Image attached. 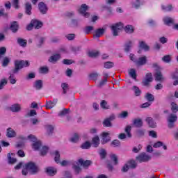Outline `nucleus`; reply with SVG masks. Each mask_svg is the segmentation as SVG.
<instances>
[{"mask_svg": "<svg viewBox=\"0 0 178 178\" xmlns=\"http://www.w3.org/2000/svg\"><path fill=\"white\" fill-rule=\"evenodd\" d=\"M92 145L97 148L98 147V145H99V136H96L92 139Z\"/></svg>", "mask_w": 178, "mask_h": 178, "instance_id": "obj_27", "label": "nucleus"}, {"mask_svg": "<svg viewBox=\"0 0 178 178\" xmlns=\"http://www.w3.org/2000/svg\"><path fill=\"white\" fill-rule=\"evenodd\" d=\"M154 77L156 81L162 82L165 80V78L163 77V75H162V72H161V71H156L154 74Z\"/></svg>", "mask_w": 178, "mask_h": 178, "instance_id": "obj_21", "label": "nucleus"}, {"mask_svg": "<svg viewBox=\"0 0 178 178\" xmlns=\"http://www.w3.org/2000/svg\"><path fill=\"white\" fill-rule=\"evenodd\" d=\"M100 106L102 109H109V105H108V102L102 100L100 103Z\"/></svg>", "mask_w": 178, "mask_h": 178, "instance_id": "obj_44", "label": "nucleus"}, {"mask_svg": "<svg viewBox=\"0 0 178 178\" xmlns=\"http://www.w3.org/2000/svg\"><path fill=\"white\" fill-rule=\"evenodd\" d=\"M141 5L140 0H136L135 2L132 3L133 8H135V9H138Z\"/></svg>", "mask_w": 178, "mask_h": 178, "instance_id": "obj_59", "label": "nucleus"}, {"mask_svg": "<svg viewBox=\"0 0 178 178\" xmlns=\"http://www.w3.org/2000/svg\"><path fill=\"white\" fill-rule=\"evenodd\" d=\"M54 161L56 163H60V153L58 150L54 152Z\"/></svg>", "mask_w": 178, "mask_h": 178, "instance_id": "obj_33", "label": "nucleus"}, {"mask_svg": "<svg viewBox=\"0 0 178 178\" xmlns=\"http://www.w3.org/2000/svg\"><path fill=\"white\" fill-rule=\"evenodd\" d=\"M161 9L162 10H163V12H170L171 10H172L173 7L172 6V5H168V6H161Z\"/></svg>", "mask_w": 178, "mask_h": 178, "instance_id": "obj_40", "label": "nucleus"}, {"mask_svg": "<svg viewBox=\"0 0 178 178\" xmlns=\"http://www.w3.org/2000/svg\"><path fill=\"white\" fill-rule=\"evenodd\" d=\"M6 136L8 138H13V137H16V131H15L12 128H8Z\"/></svg>", "mask_w": 178, "mask_h": 178, "instance_id": "obj_25", "label": "nucleus"}, {"mask_svg": "<svg viewBox=\"0 0 178 178\" xmlns=\"http://www.w3.org/2000/svg\"><path fill=\"white\" fill-rule=\"evenodd\" d=\"M65 38L69 41H73V40H74V38H76V35L74 33H70V34L66 35Z\"/></svg>", "mask_w": 178, "mask_h": 178, "instance_id": "obj_57", "label": "nucleus"}, {"mask_svg": "<svg viewBox=\"0 0 178 178\" xmlns=\"http://www.w3.org/2000/svg\"><path fill=\"white\" fill-rule=\"evenodd\" d=\"M17 42L20 47H22V48H26V47H27V40L18 38L17 39Z\"/></svg>", "mask_w": 178, "mask_h": 178, "instance_id": "obj_24", "label": "nucleus"}, {"mask_svg": "<svg viewBox=\"0 0 178 178\" xmlns=\"http://www.w3.org/2000/svg\"><path fill=\"white\" fill-rule=\"evenodd\" d=\"M38 8L42 15H47V12H48V7L47 6L46 3L44 2H40L38 4Z\"/></svg>", "mask_w": 178, "mask_h": 178, "instance_id": "obj_9", "label": "nucleus"}, {"mask_svg": "<svg viewBox=\"0 0 178 178\" xmlns=\"http://www.w3.org/2000/svg\"><path fill=\"white\" fill-rule=\"evenodd\" d=\"M56 104H58V99H54L53 101H49L46 103V108L47 109H52Z\"/></svg>", "mask_w": 178, "mask_h": 178, "instance_id": "obj_19", "label": "nucleus"}, {"mask_svg": "<svg viewBox=\"0 0 178 178\" xmlns=\"http://www.w3.org/2000/svg\"><path fill=\"white\" fill-rule=\"evenodd\" d=\"M31 3H26L25 4V13H26V15H29L30 16V15H31Z\"/></svg>", "mask_w": 178, "mask_h": 178, "instance_id": "obj_32", "label": "nucleus"}, {"mask_svg": "<svg viewBox=\"0 0 178 178\" xmlns=\"http://www.w3.org/2000/svg\"><path fill=\"white\" fill-rule=\"evenodd\" d=\"M79 26V21L77 19H72L70 23L71 27H77Z\"/></svg>", "mask_w": 178, "mask_h": 178, "instance_id": "obj_63", "label": "nucleus"}, {"mask_svg": "<svg viewBox=\"0 0 178 178\" xmlns=\"http://www.w3.org/2000/svg\"><path fill=\"white\" fill-rule=\"evenodd\" d=\"M61 56L60 54H54L53 56H51L49 58V62L50 63H56V62H58V60H59L60 59Z\"/></svg>", "mask_w": 178, "mask_h": 178, "instance_id": "obj_12", "label": "nucleus"}, {"mask_svg": "<svg viewBox=\"0 0 178 178\" xmlns=\"http://www.w3.org/2000/svg\"><path fill=\"white\" fill-rule=\"evenodd\" d=\"M145 98L148 102H154V101H155V97L151 93H146Z\"/></svg>", "mask_w": 178, "mask_h": 178, "instance_id": "obj_34", "label": "nucleus"}, {"mask_svg": "<svg viewBox=\"0 0 178 178\" xmlns=\"http://www.w3.org/2000/svg\"><path fill=\"white\" fill-rule=\"evenodd\" d=\"M79 163L83 168H88V166L91 165V161L88 160L83 161V159H79L78 162H74L72 168L74 169V172H76V175H79L80 172H81V168H80Z\"/></svg>", "mask_w": 178, "mask_h": 178, "instance_id": "obj_3", "label": "nucleus"}, {"mask_svg": "<svg viewBox=\"0 0 178 178\" xmlns=\"http://www.w3.org/2000/svg\"><path fill=\"white\" fill-rule=\"evenodd\" d=\"M145 134V129H138L136 131L137 137H143Z\"/></svg>", "mask_w": 178, "mask_h": 178, "instance_id": "obj_51", "label": "nucleus"}, {"mask_svg": "<svg viewBox=\"0 0 178 178\" xmlns=\"http://www.w3.org/2000/svg\"><path fill=\"white\" fill-rule=\"evenodd\" d=\"M28 139L33 142V149L35 151H38L42 145L41 141H37V138L34 135L28 136Z\"/></svg>", "mask_w": 178, "mask_h": 178, "instance_id": "obj_5", "label": "nucleus"}, {"mask_svg": "<svg viewBox=\"0 0 178 178\" xmlns=\"http://www.w3.org/2000/svg\"><path fill=\"white\" fill-rule=\"evenodd\" d=\"M154 148H159V147H163V149H168V147L163 145V142L158 141L153 145Z\"/></svg>", "mask_w": 178, "mask_h": 178, "instance_id": "obj_35", "label": "nucleus"}, {"mask_svg": "<svg viewBox=\"0 0 178 178\" xmlns=\"http://www.w3.org/2000/svg\"><path fill=\"white\" fill-rule=\"evenodd\" d=\"M99 154L102 158V159H105L106 156V150L105 149H101L99 152Z\"/></svg>", "mask_w": 178, "mask_h": 178, "instance_id": "obj_54", "label": "nucleus"}, {"mask_svg": "<svg viewBox=\"0 0 178 178\" xmlns=\"http://www.w3.org/2000/svg\"><path fill=\"white\" fill-rule=\"evenodd\" d=\"M81 50V47H80V46L72 47H71V51L72 52H74V54H76V52H79Z\"/></svg>", "mask_w": 178, "mask_h": 178, "instance_id": "obj_61", "label": "nucleus"}, {"mask_svg": "<svg viewBox=\"0 0 178 178\" xmlns=\"http://www.w3.org/2000/svg\"><path fill=\"white\" fill-rule=\"evenodd\" d=\"M171 111L172 112H173V113H177L178 106L176 104V103L175 102L171 103Z\"/></svg>", "mask_w": 178, "mask_h": 178, "instance_id": "obj_45", "label": "nucleus"}, {"mask_svg": "<svg viewBox=\"0 0 178 178\" xmlns=\"http://www.w3.org/2000/svg\"><path fill=\"white\" fill-rule=\"evenodd\" d=\"M56 170L54 167H48L46 169V173L49 175V176H55L56 175Z\"/></svg>", "mask_w": 178, "mask_h": 178, "instance_id": "obj_23", "label": "nucleus"}, {"mask_svg": "<svg viewBox=\"0 0 178 178\" xmlns=\"http://www.w3.org/2000/svg\"><path fill=\"white\" fill-rule=\"evenodd\" d=\"M140 48H141L142 49H144L145 51H148V49H149V47H148V45H147V44H145V42H140V44H139Z\"/></svg>", "mask_w": 178, "mask_h": 178, "instance_id": "obj_48", "label": "nucleus"}, {"mask_svg": "<svg viewBox=\"0 0 178 178\" xmlns=\"http://www.w3.org/2000/svg\"><path fill=\"white\" fill-rule=\"evenodd\" d=\"M134 124L136 127H143V120L141 119H135L134 120Z\"/></svg>", "mask_w": 178, "mask_h": 178, "instance_id": "obj_37", "label": "nucleus"}, {"mask_svg": "<svg viewBox=\"0 0 178 178\" xmlns=\"http://www.w3.org/2000/svg\"><path fill=\"white\" fill-rule=\"evenodd\" d=\"M22 175L27 176V173L30 172L31 175H35L38 173V167L35 165V163L29 162L23 165Z\"/></svg>", "mask_w": 178, "mask_h": 178, "instance_id": "obj_2", "label": "nucleus"}, {"mask_svg": "<svg viewBox=\"0 0 178 178\" xmlns=\"http://www.w3.org/2000/svg\"><path fill=\"white\" fill-rule=\"evenodd\" d=\"M163 22L166 26H169V24H173L175 23V19L172 17H165L163 19Z\"/></svg>", "mask_w": 178, "mask_h": 178, "instance_id": "obj_28", "label": "nucleus"}, {"mask_svg": "<svg viewBox=\"0 0 178 178\" xmlns=\"http://www.w3.org/2000/svg\"><path fill=\"white\" fill-rule=\"evenodd\" d=\"M10 111L14 113H19L22 111V105L19 104H14L10 107Z\"/></svg>", "mask_w": 178, "mask_h": 178, "instance_id": "obj_10", "label": "nucleus"}, {"mask_svg": "<svg viewBox=\"0 0 178 178\" xmlns=\"http://www.w3.org/2000/svg\"><path fill=\"white\" fill-rule=\"evenodd\" d=\"M43 86L44 83L42 80H37L33 83V88H35L37 90H42Z\"/></svg>", "mask_w": 178, "mask_h": 178, "instance_id": "obj_15", "label": "nucleus"}, {"mask_svg": "<svg viewBox=\"0 0 178 178\" xmlns=\"http://www.w3.org/2000/svg\"><path fill=\"white\" fill-rule=\"evenodd\" d=\"M129 74L130 77H131L134 80H136V79H137V74L136 73V70L131 69L129 72Z\"/></svg>", "mask_w": 178, "mask_h": 178, "instance_id": "obj_47", "label": "nucleus"}, {"mask_svg": "<svg viewBox=\"0 0 178 178\" xmlns=\"http://www.w3.org/2000/svg\"><path fill=\"white\" fill-rule=\"evenodd\" d=\"M45 129L47 130V134L51 136L54 133V126L52 125H46Z\"/></svg>", "mask_w": 178, "mask_h": 178, "instance_id": "obj_41", "label": "nucleus"}, {"mask_svg": "<svg viewBox=\"0 0 178 178\" xmlns=\"http://www.w3.org/2000/svg\"><path fill=\"white\" fill-rule=\"evenodd\" d=\"M90 147L91 143L89 141H86L81 145V148H82V149H88Z\"/></svg>", "mask_w": 178, "mask_h": 178, "instance_id": "obj_43", "label": "nucleus"}, {"mask_svg": "<svg viewBox=\"0 0 178 178\" xmlns=\"http://www.w3.org/2000/svg\"><path fill=\"white\" fill-rule=\"evenodd\" d=\"M111 122V121L108 120V118L105 119L103 122V126H104V127H112V122Z\"/></svg>", "mask_w": 178, "mask_h": 178, "instance_id": "obj_50", "label": "nucleus"}, {"mask_svg": "<svg viewBox=\"0 0 178 178\" xmlns=\"http://www.w3.org/2000/svg\"><path fill=\"white\" fill-rule=\"evenodd\" d=\"M114 63L113 62H111V61H108L104 63V67L105 69H112V67H113L114 66Z\"/></svg>", "mask_w": 178, "mask_h": 178, "instance_id": "obj_49", "label": "nucleus"}, {"mask_svg": "<svg viewBox=\"0 0 178 178\" xmlns=\"http://www.w3.org/2000/svg\"><path fill=\"white\" fill-rule=\"evenodd\" d=\"M9 62H10V59H9V58H8V57H5L2 62L3 67H6V66H8V65H9Z\"/></svg>", "mask_w": 178, "mask_h": 178, "instance_id": "obj_52", "label": "nucleus"}, {"mask_svg": "<svg viewBox=\"0 0 178 178\" xmlns=\"http://www.w3.org/2000/svg\"><path fill=\"white\" fill-rule=\"evenodd\" d=\"M124 29L127 34H133L134 33V27L131 25H127Z\"/></svg>", "mask_w": 178, "mask_h": 178, "instance_id": "obj_31", "label": "nucleus"}, {"mask_svg": "<svg viewBox=\"0 0 178 178\" xmlns=\"http://www.w3.org/2000/svg\"><path fill=\"white\" fill-rule=\"evenodd\" d=\"M124 27V24L122 22H118L113 24L110 26L111 29L112 34L114 37H118L119 35V30H122Z\"/></svg>", "mask_w": 178, "mask_h": 178, "instance_id": "obj_4", "label": "nucleus"}, {"mask_svg": "<svg viewBox=\"0 0 178 178\" xmlns=\"http://www.w3.org/2000/svg\"><path fill=\"white\" fill-rule=\"evenodd\" d=\"M29 66H30V63L27 60H15V68L9 72L10 76L8 77V80L10 84H16L17 81L15 74H17L20 69H23V67H29Z\"/></svg>", "mask_w": 178, "mask_h": 178, "instance_id": "obj_1", "label": "nucleus"}, {"mask_svg": "<svg viewBox=\"0 0 178 178\" xmlns=\"http://www.w3.org/2000/svg\"><path fill=\"white\" fill-rule=\"evenodd\" d=\"M147 63V57L143 56L140 57L138 60H136V63L135 65L137 66H144Z\"/></svg>", "mask_w": 178, "mask_h": 178, "instance_id": "obj_16", "label": "nucleus"}, {"mask_svg": "<svg viewBox=\"0 0 178 178\" xmlns=\"http://www.w3.org/2000/svg\"><path fill=\"white\" fill-rule=\"evenodd\" d=\"M88 55L90 58H97L99 55V51H92L88 53Z\"/></svg>", "mask_w": 178, "mask_h": 178, "instance_id": "obj_53", "label": "nucleus"}, {"mask_svg": "<svg viewBox=\"0 0 178 178\" xmlns=\"http://www.w3.org/2000/svg\"><path fill=\"white\" fill-rule=\"evenodd\" d=\"M136 159L140 163L143 162H148V161H150L151 159V156L147 154V153H141L136 157Z\"/></svg>", "mask_w": 178, "mask_h": 178, "instance_id": "obj_8", "label": "nucleus"}, {"mask_svg": "<svg viewBox=\"0 0 178 178\" xmlns=\"http://www.w3.org/2000/svg\"><path fill=\"white\" fill-rule=\"evenodd\" d=\"M131 131V127L130 126H127L125 128V132L127 134V137H129V138H131V134L130 133Z\"/></svg>", "mask_w": 178, "mask_h": 178, "instance_id": "obj_60", "label": "nucleus"}, {"mask_svg": "<svg viewBox=\"0 0 178 178\" xmlns=\"http://www.w3.org/2000/svg\"><path fill=\"white\" fill-rule=\"evenodd\" d=\"M171 79L175 80L173 82V86H178V70L176 69L174 72L171 73Z\"/></svg>", "mask_w": 178, "mask_h": 178, "instance_id": "obj_14", "label": "nucleus"}, {"mask_svg": "<svg viewBox=\"0 0 178 178\" xmlns=\"http://www.w3.org/2000/svg\"><path fill=\"white\" fill-rule=\"evenodd\" d=\"M31 22L33 24V27H35L36 30H39V29H41V27H42L43 24L40 21H38L37 19H32Z\"/></svg>", "mask_w": 178, "mask_h": 178, "instance_id": "obj_22", "label": "nucleus"}, {"mask_svg": "<svg viewBox=\"0 0 178 178\" xmlns=\"http://www.w3.org/2000/svg\"><path fill=\"white\" fill-rule=\"evenodd\" d=\"M128 164V166H129V168L131 169H136L137 168V163H136V161L131 160L127 163Z\"/></svg>", "mask_w": 178, "mask_h": 178, "instance_id": "obj_36", "label": "nucleus"}, {"mask_svg": "<svg viewBox=\"0 0 178 178\" xmlns=\"http://www.w3.org/2000/svg\"><path fill=\"white\" fill-rule=\"evenodd\" d=\"M10 29L13 33H17V30H19V24H17V22L14 21L11 23V25L10 26Z\"/></svg>", "mask_w": 178, "mask_h": 178, "instance_id": "obj_26", "label": "nucleus"}, {"mask_svg": "<svg viewBox=\"0 0 178 178\" xmlns=\"http://www.w3.org/2000/svg\"><path fill=\"white\" fill-rule=\"evenodd\" d=\"M146 122L149 125V127H152V129H155L156 127V122L154 121V119L151 117H147L146 118Z\"/></svg>", "mask_w": 178, "mask_h": 178, "instance_id": "obj_18", "label": "nucleus"}, {"mask_svg": "<svg viewBox=\"0 0 178 178\" xmlns=\"http://www.w3.org/2000/svg\"><path fill=\"white\" fill-rule=\"evenodd\" d=\"M134 44V42L132 40H128L127 42H126V43L124 44V50L125 51V52H129L130 49L133 48Z\"/></svg>", "mask_w": 178, "mask_h": 178, "instance_id": "obj_17", "label": "nucleus"}, {"mask_svg": "<svg viewBox=\"0 0 178 178\" xmlns=\"http://www.w3.org/2000/svg\"><path fill=\"white\" fill-rule=\"evenodd\" d=\"M70 109L69 108H64L63 111H60L58 113V116H65L69 113Z\"/></svg>", "mask_w": 178, "mask_h": 178, "instance_id": "obj_55", "label": "nucleus"}, {"mask_svg": "<svg viewBox=\"0 0 178 178\" xmlns=\"http://www.w3.org/2000/svg\"><path fill=\"white\" fill-rule=\"evenodd\" d=\"M7 159H8V162L10 165H13V163H16L17 162V159L15 158V154L13 153H8L7 154Z\"/></svg>", "mask_w": 178, "mask_h": 178, "instance_id": "obj_11", "label": "nucleus"}, {"mask_svg": "<svg viewBox=\"0 0 178 178\" xmlns=\"http://www.w3.org/2000/svg\"><path fill=\"white\" fill-rule=\"evenodd\" d=\"M92 30H94V26H88L84 29V33L86 34H90Z\"/></svg>", "mask_w": 178, "mask_h": 178, "instance_id": "obj_56", "label": "nucleus"}, {"mask_svg": "<svg viewBox=\"0 0 178 178\" xmlns=\"http://www.w3.org/2000/svg\"><path fill=\"white\" fill-rule=\"evenodd\" d=\"M169 129H173L175 127V122H177V115L176 114L171 113L167 118Z\"/></svg>", "mask_w": 178, "mask_h": 178, "instance_id": "obj_6", "label": "nucleus"}, {"mask_svg": "<svg viewBox=\"0 0 178 178\" xmlns=\"http://www.w3.org/2000/svg\"><path fill=\"white\" fill-rule=\"evenodd\" d=\"M102 144H106L107 143H109L111 141V136H109V133L108 132H103L102 134Z\"/></svg>", "mask_w": 178, "mask_h": 178, "instance_id": "obj_13", "label": "nucleus"}, {"mask_svg": "<svg viewBox=\"0 0 178 178\" xmlns=\"http://www.w3.org/2000/svg\"><path fill=\"white\" fill-rule=\"evenodd\" d=\"M49 148L47 146H43L42 149H40V154L42 156H45L47 154H48Z\"/></svg>", "mask_w": 178, "mask_h": 178, "instance_id": "obj_38", "label": "nucleus"}, {"mask_svg": "<svg viewBox=\"0 0 178 178\" xmlns=\"http://www.w3.org/2000/svg\"><path fill=\"white\" fill-rule=\"evenodd\" d=\"M131 90H132V91H134L136 97H140V95H141V90H140L139 87H138L136 86H134L131 88Z\"/></svg>", "mask_w": 178, "mask_h": 178, "instance_id": "obj_30", "label": "nucleus"}, {"mask_svg": "<svg viewBox=\"0 0 178 178\" xmlns=\"http://www.w3.org/2000/svg\"><path fill=\"white\" fill-rule=\"evenodd\" d=\"M120 145V141L118 139L113 140L111 143V147H113L114 148H116Z\"/></svg>", "mask_w": 178, "mask_h": 178, "instance_id": "obj_46", "label": "nucleus"}, {"mask_svg": "<svg viewBox=\"0 0 178 178\" xmlns=\"http://www.w3.org/2000/svg\"><path fill=\"white\" fill-rule=\"evenodd\" d=\"M87 10H88V6L86 4H82L79 10V12L81 15H82V16H83V17L88 19V17H90V13H87Z\"/></svg>", "mask_w": 178, "mask_h": 178, "instance_id": "obj_7", "label": "nucleus"}, {"mask_svg": "<svg viewBox=\"0 0 178 178\" xmlns=\"http://www.w3.org/2000/svg\"><path fill=\"white\" fill-rule=\"evenodd\" d=\"M61 88L63 89V93L66 94L69 90V84L67 83H61Z\"/></svg>", "mask_w": 178, "mask_h": 178, "instance_id": "obj_42", "label": "nucleus"}, {"mask_svg": "<svg viewBox=\"0 0 178 178\" xmlns=\"http://www.w3.org/2000/svg\"><path fill=\"white\" fill-rule=\"evenodd\" d=\"M80 138V136L77 134H74V135L70 138V140L71 143H77Z\"/></svg>", "mask_w": 178, "mask_h": 178, "instance_id": "obj_39", "label": "nucleus"}, {"mask_svg": "<svg viewBox=\"0 0 178 178\" xmlns=\"http://www.w3.org/2000/svg\"><path fill=\"white\" fill-rule=\"evenodd\" d=\"M105 33V29H98L95 31V34L93 35L94 38H99V37H102Z\"/></svg>", "mask_w": 178, "mask_h": 178, "instance_id": "obj_20", "label": "nucleus"}, {"mask_svg": "<svg viewBox=\"0 0 178 178\" xmlns=\"http://www.w3.org/2000/svg\"><path fill=\"white\" fill-rule=\"evenodd\" d=\"M110 157L111 161L114 162V165H116L118 163V156L116 154H111Z\"/></svg>", "mask_w": 178, "mask_h": 178, "instance_id": "obj_64", "label": "nucleus"}, {"mask_svg": "<svg viewBox=\"0 0 178 178\" xmlns=\"http://www.w3.org/2000/svg\"><path fill=\"white\" fill-rule=\"evenodd\" d=\"M39 73L40 74H48L49 73V68L48 66H42L39 68Z\"/></svg>", "mask_w": 178, "mask_h": 178, "instance_id": "obj_29", "label": "nucleus"}, {"mask_svg": "<svg viewBox=\"0 0 178 178\" xmlns=\"http://www.w3.org/2000/svg\"><path fill=\"white\" fill-rule=\"evenodd\" d=\"M37 115V111L35 110H31L30 112L26 113L28 118L35 116Z\"/></svg>", "mask_w": 178, "mask_h": 178, "instance_id": "obj_62", "label": "nucleus"}, {"mask_svg": "<svg viewBox=\"0 0 178 178\" xmlns=\"http://www.w3.org/2000/svg\"><path fill=\"white\" fill-rule=\"evenodd\" d=\"M8 84V81L5 79H1L0 81V90H3V87Z\"/></svg>", "mask_w": 178, "mask_h": 178, "instance_id": "obj_58", "label": "nucleus"}]
</instances>
